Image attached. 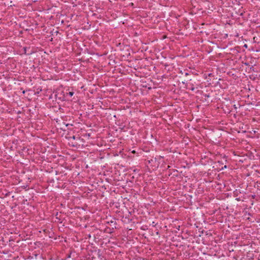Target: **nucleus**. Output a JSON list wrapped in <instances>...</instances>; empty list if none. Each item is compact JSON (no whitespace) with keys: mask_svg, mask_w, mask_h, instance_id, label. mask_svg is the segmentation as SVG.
I'll return each mask as SVG.
<instances>
[{"mask_svg":"<svg viewBox=\"0 0 260 260\" xmlns=\"http://www.w3.org/2000/svg\"><path fill=\"white\" fill-rule=\"evenodd\" d=\"M27 47H23V51H24V54H27V55H30V54H31V52L30 53H27Z\"/></svg>","mask_w":260,"mask_h":260,"instance_id":"obj_1","label":"nucleus"},{"mask_svg":"<svg viewBox=\"0 0 260 260\" xmlns=\"http://www.w3.org/2000/svg\"><path fill=\"white\" fill-rule=\"evenodd\" d=\"M74 92L73 91H70L69 92L67 93V95H69L70 97L72 96L74 94Z\"/></svg>","mask_w":260,"mask_h":260,"instance_id":"obj_2","label":"nucleus"},{"mask_svg":"<svg viewBox=\"0 0 260 260\" xmlns=\"http://www.w3.org/2000/svg\"><path fill=\"white\" fill-rule=\"evenodd\" d=\"M255 187H257V188H260V182H256L255 185Z\"/></svg>","mask_w":260,"mask_h":260,"instance_id":"obj_3","label":"nucleus"},{"mask_svg":"<svg viewBox=\"0 0 260 260\" xmlns=\"http://www.w3.org/2000/svg\"><path fill=\"white\" fill-rule=\"evenodd\" d=\"M203 95L205 97V98H208L209 97H210V95L209 94H207V93H203Z\"/></svg>","mask_w":260,"mask_h":260,"instance_id":"obj_4","label":"nucleus"},{"mask_svg":"<svg viewBox=\"0 0 260 260\" xmlns=\"http://www.w3.org/2000/svg\"><path fill=\"white\" fill-rule=\"evenodd\" d=\"M97 254H98V256L99 257H100L101 256V250L100 249L98 250Z\"/></svg>","mask_w":260,"mask_h":260,"instance_id":"obj_5","label":"nucleus"},{"mask_svg":"<svg viewBox=\"0 0 260 260\" xmlns=\"http://www.w3.org/2000/svg\"><path fill=\"white\" fill-rule=\"evenodd\" d=\"M190 85H191V87L190 88V90L192 91H193L195 89V88L193 87V85L191 84Z\"/></svg>","mask_w":260,"mask_h":260,"instance_id":"obj_6","label":"nucleus"},{"mask_svg":"<svg viewBox=\"0 0 260 260\" xmlns=\"http://www.w3.org/2000/svg\"><path fill=\"white\" fill-rule=\"evenodd\" d=\"M156 224L157 223H156L154 221H153L151 224L152 226L153 227L155 226Z\"/></svg>","mask_w":260,"mask_h":260,"instance_id":"obj_7","label":"nucleus"},{"mask_svg":"<svg viewBox=\"0 0 260 260\" xmlns=\"http://www.w3.org/2000/svg\"><path fill=\"white\" fill-rule=\"evenodd\" d=\"M63 124H64L66 127L68 126L69 125H70V124H66L64 122H63ZM71 125H72V124H71Z\"/></svg>","mask_w":260,"mask_h":260,"instance_id":"obj_8","label":"nucleus"},{"mask_svg":"<svg viewBox=\"0 0 260 260\" xmlns=\"http://www.w3.org/2000/svg\"><path fill=\"white\" fill-rule=\"evenodd\" d=\"M184 74H185V76H187L189 75L188 73H187V72H185Z\"/></svg>","mask_w":260,"mask_h":260,"instance_id":"obj_9","label":"nucleus"},{"mask_svg":"<svg viewBox=\"0 0 260 260\" xmlns=\"http://www.w3.org/2000/svg\"><path fill=\"white\" fill-rule=\"evenodd\" d=\"M226 168V166H224L222 168V170H223V169H225Z\"/></svg>","mask_w":260,"mask_h":260,"instance_id":"obj_10","label":"nucleus"},{"mask_svg":"<svg viewBox=\"0 0 260 260\" xmlns=\"http://www.w3.org/2000/svg\"><path fill=\"white\" fill-rule=\"evenodd\" d=\"M234 108L235 109H237V107L236 106V105H234Z\"/></svg>","mask_w":260,"mask_h":260,"instance_id":"obj_11","label":"nucleus"},{"mask_svg":"<svg viewBox=\"0 0 260 260\" xmlns=\"http://www.w3.org/2000/svg\"><path fill=\"white\" fill-rule=\"evenodd\" d=\"M73 139H75V136H73Z\"/></svg>","mask_w":260,"mask_h":260,"instance_id":"obj_12","label":"nucleus"},{"mask_svg":"<svg viewBox=\"0 0 260 260\" xmlns=\"http://www.w3.org/2000/svg\"><path fill=\"white\" fill-rule=\"evenodd\" d=\"M113 222H114V221H112V220H111V221H110V223H113Z\"/></svg>","mask_w":260,"mask_h":260,"instance_id":"obj_13","label":"nucleus"},{"mask_svg":"<svg viewBox=\"0 0 260 260\" xmlns=\"http://www.w3.org/2000/svg\"><path fill=\"white\" fill-rule=\"evenodd\" d=\"M136 171H137V170H136V169L134 170V172H136Z\"/></svg>","mask_w":260,"mask_h":260,"instance_id":"obj_14","label":"nucleus"},{"mask_svg":"<svg viewBox=\"0 0 260 260\" xmlns=\"http://www.w3.org/2000/svg\"><path fill=\"white\" fill-rule=\"evenodd\" d=\"M181 73H182V74H184V72H182V71H181Z\"/></svg>","mask_w":260,"mask_h":260,"instance_id":"obj_15","label":"nucleus"}]
</instances>
